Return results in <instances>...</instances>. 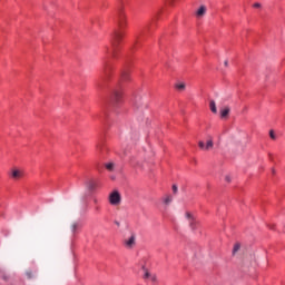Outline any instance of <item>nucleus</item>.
Masks as SVG:
<instances>
[{
    "label": "nucleus",
    "instance_id": "25",
    "mask_svg": "<svg viewBox=\"0 0 285 285\" xmlns=\"http://www.w3.org/2000/svg\"><path fill=\"white\" fill-rule=\"evenodd\" d=\"M171 189L174 195H177V190H178L177 185H173Z\"/></svg>",
    "mask_w": 285,
    "mask_h": 285
},
{
    "label": "nucleus",
    "instance_id": "15",
    "mask_svg": "<svg viewBox=\"0 0 285 285\" xmlns=\"http://www.w3.org/2000/svg\"><path fill=\"white\" fill-rule=\"evenodd\" d=\"M130 79V73L126 70L121 72V81H128Z\"/></svg>",
    "mask_w": 285,
    "mask_h": 285
},
{
    "label": "nucleus",
    "instance_id": "23",
    "mask_svg": "<svg viewBox=\"0 0 285 285\" xmlns=\"http://www.w3.org/2000/svg\"><path fill=\"white\" fill-rule=\"evenodd\" d=\"M102 71L105 75H108V62H105Z\"/></svg>",
    "mask_w": 285,
    "mask_h": 285
},
{
    "label": "nucleus",
    "instance_id": "29",
    "mask_svg": "<svg viewBox=\"0 0 285 285\" xmlns=\"http://www.w3.org/2000/svg\"><path fill=\"white\" fill-rule=\"evenodd\" d=\"M97 149L100 150V149H101V146L98 145V146H97Z\"/></svg>",
    "mask_w": 285,
    "mask_h": 285
},
{
    "label": "nucleus",
    "instance_id": "31",
    "mask_svg": "<svg viewBox=\"0 0 285 285\" xmlns=\"http://www.w3.org/2000/svg\"><path fill=\"white\" fill-rule=\"evenodd\" d=\"M96 210H99V207H97Z\"/></svg>",
    "mask_w": 285,
    "mask_h": 285
},
{
    "label": "nucleus",
    "instance_id": "13",
    "mask_svg": "<svg viewBox=\"0 0 285 285\" xmlns=\"http://www.w3.org/2000/svg\"><path fill=\"white\" fill-rule=\"evenodd\" d=\"M209 108L210 111L214 112V115H217V105L215 104V100L209 101Z\"/></svg>",
    "mask_w": 285,
    "mask_h": 285
},
{
    "label": "nucleus",
    "instance_id": "6",
    "mask_svg": "<svg viewBox=\"0 0 285 285\" xmlns=\"http://www.w3.org/2000/svg\"><path fill=\"white\" fill-rule=\"evenodd\" d=\"M124 244H125L126 248H129V249L135 248V246L137 244V236L135 234H131L129 238H126L124 240Z\"/></svg>",
    "mask_w": 285,
    "mask_h": 285
},
{
    "label": "nucleus",
    "instance_id": "3",
    "mask_svg": "<svg viewBox=\"0 0 285 285\" xmlns=\"http://www.w3.org/2000/svg\"><path fill=\"white\" fill-rule=\"evenodd\" d=\"M141 268L144 271L142 279L151 282V284H157V275L149 273L145 265H141Z\"/></svg>",
    "mask_w": 285,
    "mask_h": 285
},
{
    "label": "nucleus",
    "instance_id": "27",
    "mask_svg": "<svg viewBox=\"0 0 285 285\" xmlns=\"http://www.w3.org/2000/svg\"><path fill=\"white\" fill-rule=\"evenodd\" d=\"M254 8H262V4L255 3V4H254Z\"/></svg>",
    "mask_w": 285,
    "mask_h": 285
},
{
    "label": "nucleus",
    "instance_id": "8",
    "mask_svg": "<svg viewBox=\"0 0 285 285\" xmlns=\"http://www.w3.org/2000/svg\"><path fill=\"white\" fill-rule=\"evenodd\" d=\"M186 217L189 222V226H190L191 230H195V228L197 226V222L195 220V218H193V215L190 213H186Z\"/></svg>",
    "mask_w": 285,
    "mask_h": 285
},
{
    "label": "nucleus",
    "instance_id": "22",
    "mask_svg": "<svg viewBox=\"0 0 285 285\" xmlns=\"http://www.w3.org/2000/svg\"><path fill=\"white\" fill-rule=\"evenodd\" d=\"M198 146H199V148L202 149V150H206V144H204V141H199L198 142Z\"/></svg>",
    "mask_w": 285,
    "mask_h": 285
},
{
    "label": "nucleus",
    "instance_id": "9",
    "mask_svg": "<svg viewBox=\"0 0 285 285\" xmlns=\"http://www.w3.org/2000/svg\"><path fill=\"white\" fill-rule=\"evenodd\" d=\"M206 14V6H200L198 10L196 11L197 19H203V17Z\"/></svg>",
    "mask_w": 285,
    "mask_h": 285
},
{
    "label": "nucleus",
    "instance_id": "12",
    "mask_svg": "<svg viewBox=\"0 0 285 285\" xmlns=\"http://www.w3.org/2000/svg\"><path fill=\"white\" fill-rule=\"evenodd\" d=\"M228 115H230V108L229 107H225L224 109H220L222 119H225V117H227Z\"/></svg>",
    "mask_w": 285,
    "mask_h": 285
},
{
    "label": "nucleus",
    "instance_id": "32",
    "mask_svg": "<svg viewBox=\"0 0 285 285\" xmlns=\"http://www.w3.org/2000/svg\"><path fill=\"white\" fill-rule=\"evenodd\" d=\"M116 224L119 226V223H118V222H116Z\"/></svg>",
    "mask_w": 285,
    "mask_h": 285
},
{
    "label": "nucleus",
    "instance_id": "28",
    "mask_svg": "<svg viewBox=\"0 0 285 285\" xmlns=\"http://www.w3.org/2000/svg\"><path fill=\"white\" fill-rule=\"evenodd\" d=\"M224 66L228 67V60L224 61Z\"/></svg>",
    "mask_w": 285,
    "mask_h": 285
},
{
    "label": "nucleus",
    "instance_id": "17",
    "mask_svg": "<svg viewBox=\"0 0 285 285\" xmlns=\"http://www.w3.org/2000/svg\"><path fill=\"white\" fill-rule=\"evenodd\" d=\"M107 170H109L110 173H112L115 170V163H108L105 165Z\"/></svg>",
    "mask_w": 285,
    "mask_h": 285
},
{
    "label": "nucleus",
    "instance_id": "11",
    "mask_svg": "<svg viewBox=\"0 0 285 285\" xmlns=\"http://www.w3.org/2000/svg\"><path fill=\"white\" fill-rule=\"evenodd\" d=\"M0 279L3 282H10V275L0 267Z\"/></svg>",
    "mask_w": 285,
    "mask_h": 285
},
{
    "label": "nucleus",
    "instance_id": "30",
    "mask_svg": "<svg viewBox=\"0 0 285 285\" xmlns=\"http://www.w3.org/2000/svg\"><path fill=\"white\" fill-rule=\"evenodd\" d=\"M167 1H169V3H173V1H175V0H167Z\"/></svg>",
    "mask_w": 285,
    "mask_h": 285
},
{
    "label": "nucleus",
    "instance_id": "14",
    "mask_svg": "<svg viewBox=\"0 0 285 285\" xmlns=\"http://www.w3.org/2000/svg\"><path fill=\"white\" fill-rule=\"evenodd\" d=\"M163 203L165 206H170V204H173V196L167 195L165 198H163Z\"/></svg>",
    "mask_w": 285,
    "mask_h": 285
},
{
    "label": "nucleus",
    "instance_id": "26",
    "mask_svg": "<svg viewBox=\"0 0 285 285\" xmlns=\"http://www.w3.org/2000/svg\"><path fill=\"white\" fill-rule=\"evenodd\" d=\"M225 181H227L228 184H230V176H225Z\"/></svg>",
    "mask_w": 285,
    "mask_h": 285
},
{
    "label": "nucleus",
    "instance_id": "16",
    "mask_svg": "<svg viewBox=\"0 0 285 285\" xmlns=\"http://www.w3.org/2000/svg\"><path fill=\"white\" fill-rule=\"evenodd\" d=\"M96 186H97V184H95L94 180L87 181V188L89 190H95Z\"/></svg>",
    "mask_w": 285,
    "mask_h": 285
},
{
    "label": "nucleus",
    "instance_id": "18",
    "mask_svg": "<svg viewBox=\"0 0 285 285\" xmlns=\"http://www.w3.org/2000/svg\"><path fill=\"white\" fill-rule=\"evenodd\" d=\"M26 277L27 279H32L35 277V273L32 272V269H28L26 272Z\"/></svg>",
    "mask_w": 285,
    "mask_h": 285
},
{
    "label": "nucleus",
    "instance_id": "20",
    "mask_svg": "<svg viewBox=\"0 0 285 285\" xmlns=\"http://www.w3.org/2000/svg\"><path fill=\"white\" fill-rule=\"evenodd\" d=\"M177 90H186V85L184 82H179L176 85Z\"/></svg>",
    "mask_w": 285,
    "mask_h": 285
},
{
    "label": "nucleus",
    "instance_id": "4",
    "mask_svg": "<svg viewBox=\"0 0 285 285\" xmlns=\"http://www.w3.org/2000/svg\"><path fill=\"white\" fill-rule=\"evenodd\" d=\"M118 27L120 30H124L126 26H128V20L126 19V13H124V10H119L118 12V20H117Z\"/></svg>",
    "mask_w": 285,
    "mask_h": 285
},
{
    "label": "nucleus",
    "instance_id": "19",
    "mask_svg": "<svg viewBox=\"0 0 285 285\" xmlns=\"http://www.w3.org/2000/svg\"><path fill=\"white\" fill-rule=\"evenodd\" d=\"M214 144H213V139H209L205 146V150H212Z\"/></svg>",
    "mask_w": 285,
    "mask_h": 285
},
{
    "label": "nucleus",
    "instance_id": "24",
    "mask_svg": "<svg viewBox=\"0 0 285 285\" xmlns=\"http://www.w3.org/2000/svg\"><path fill=\"white\" fill-rule=\"evenodd\" d=\"M269 137L271 139H277V136H275V131L273 130L269 131Z\"/></svg>",
    "mask_w": 285,
    "mask_h": 285
},
{
    "label": "nucleus",
    "instance_id": "7",
    "mask_svg": "<svg viewBox=\"0 0 285 285\" xmlns=\"http://www.w3.org/2000/svg\"><path fill=\"white\" fill-rule=\"evenodd\" d=\"M72 235H77L79 230H81V223L79 222H73L70 226Z\"/></svg>",
    "mask_w": 285,
    "mask_h": 285
},
{
    "label": "nucleus",
    "instance_id": "1",
    "mask_svg": "<svg viewBox=\"0 0 285 285\" xmlns=\"http://www.w3.org/2000/svg\"><path fill=\"white\" fill-rule=\"evenodd\" d=\"M124 39V33L121 31L116 30L111 37V49H107V53L111 55V57H117V48H119V43Z\"/></svg>",
    "mask_w": 285,
    "mask_h": 285
},
{
    "label": "nucleus",
    "instance_id": "10",
    "mask_svg": "<svg viewBox=\"0 0 285 285\" xmlns=\"http://www.w3.org/2000/svg\"><path fill=\"white\" fill-rule=\"evenodd\" d=\"M11 177H13V179H21V177H23V171L14 169L11 174Z\"/></svg>",
    "mask_w": 285,
    "mask_h": 285
},
{
    "label": "nucleus",
    "instance_id": "2",
    "mask_svg": "<svg viewBox=\"0 0 285 285\" xmlns=\"http://www.w3.org/2000/svg\"><path fill=\"white\" fill-rule=\"evenodd\" d=\"M109 204H111V206H119V204H121V195L119 191L115 190L109 195Z\"/></svg>",
    "mask_w": 285,
    "mask_h": 285
},
{
    "label": "nucleus",
    "instance_id": "5",
    "mask_svg": "<svg viewBox=\"0 0 285 285\" xmlns=\"http://www.w3.org/2000/svg\"><path fill=\"white\" fill-rule=\"evenodd\" d=\"M124 101V95L121 94V91L116 90L114 91V95L111 97V104L114 106H119V104H121Z\"/></svg>",
    "mask_w": 285,
    "mask_h": 285
},
{
    "label": "nucleus",
    "instance_id": "21",
    "mask_svg": "<svg viewBox=\"0 0 285 285\" xmlns=\"http://www.w3.org/2000/svg\"><path fill=\"white\" fill-rule=\"evenodd\" d=\"M239 248H242V245L239 243H236L233 248V255H235V253H237Z\"/></svg>",
    "mask_w": 285,
    "mask_h": 285
}]
</instances>
